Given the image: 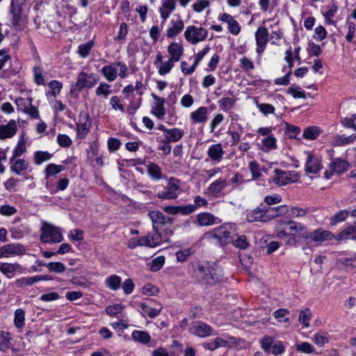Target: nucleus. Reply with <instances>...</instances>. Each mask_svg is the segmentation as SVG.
Here are the masks:
<instances>
[{
	"mask_svg": "<svg viewBox=\"0 0 356 356\" xmlns=\"http://www.w3.org/2000/svg\"><path fill=\"white\" fill-rule=\"evenodd\" d=\"M188 272L193 278L202 284L214 285L222 278L220 272L211 269L208 264L197 261L190 264Z\"/></svg>",
	"mask_w": 356,
	"mask_h": 356,
	"instance_id": "obj_1",
	"label": "nucleus"
},
{
	"mask_svg": "<svg viewBox=\"0 0 356 356\" xmlns=\"http://www.w3.org/2000/svg\"><path fill=\"white\" fill-rule=\"evenodd\" d=\"M99 81V76L95 73L88 74L81 72L79 74L76 82L72 84L70 89V93L77 97L78 94L84 88H91Z\"/></svg>",
	"mask_w": 356,
	"mask_h": 356,
	"instance_id": "obj_2",
	"label": "nucleus"
},
{
	"mask_svg": "<svg viewBox=\"0 0 356 356\" xmlns=\"http://www.w3.org/2000/svg\"><path fill=\"white\" fill-rule=\"evenodd\" d=\"M40 241L43 243H57L63 241V235L58 227L46 223L41 227Z\"/></svg>",
	"mask_w": 356,
	"mask_h": 356,
	"instance_id": "obj_3",
	"label": "nucleus"
},
{
	"mask_svg": "<svg viewBox=\"0 0 356 356\" xmlns=\"http://www.w3.org/2000/svg\"><path fill=\"white\" fill-rule=\"evenodd\" d=\"M211 234V237L216 239L221 245H224L232 241L235 230L231 225H223L213 229Z\"/></svg>",
	"mask_w": 356,
	"mask_h": 356,
	"instance_id": "obj_4",
	"label": "nucleus"
},
{
	"mask_svg": "<svg viewBox=\"0 0 356 356\" xmlns=\"http://www.w3.org/2000/svg\"><path fill=\"white\" fill-rule=\"evenodd\" d=\"M186 40L191 44H196L205 40L208 37V31L204 28L195 26H188L184 31Z\"/></svg>",
	"mask_w": 356,
	"mask_h": 356,
	"instance_id": "obj_5",
	"label": "nucleus"
},
{
	"mask_svg": "<svg viewBox=\"0 0 356 356\" xmlns=\"http://www.w3.org/2000/svg\"><path fill=\"white\" fill-rule=\"evenodd\" d=\"M179 181L175 178H170L163 190H159L156 196L161 200H174L178 197L180 191Z\"/></svg>",
	"mask_w": 356,
	"mask_h": 356,
	"instance_id": "obj_6",
	"label": "nucleus"
},
{
	"mask_svg": "<svg viewBox=\"0 0 356 356\" xmlns=\"http://www.w3.org/2000/svg\"><path fill=\"white\" fill-rule=\"evenodd\" d=\"M274 173L273 182L279 186L296 182L299 179L298 173L296 171H284L280 169H275Z\"/></svg>",
	"mask_w": 356,
	"mask_h": 356,
	"instance_id": "obj_7",
	"label": "nucleus"
},
{
	"mask_svg": "<svg viewBox=\"0 0 356 356\" xmlns=\"http://www.w3.org/2000/svg\"><path fill=\"white\" fill-rule=\"evenodd\" d=\"M189 332L195 336L205 338L214 335L213 328L207 323L197 321H195L189 328Z\"/></svg>",
	"mask_w": 356,
	"mask_h": 356,
	"instance_id": "obj_8",
	"label": "nucleus"
},
{
	"mask_svg": "<svg viewBox=\"0 0 356 356\" xmlns=\"http://www.w3.org/2000/svg\"><path fill=\"white\" fill-rule=\"evenodd\" d=\"M91 122L87 112H81L79 122L76 124V134L79 138H84L90 131Z\"/></svg>",
	"mask_w": 356,
	"mask_h": 356,
	"instance_id": "obj_9",
	"label": "nucleus"
},
{
	"mask_svg": "<svg viewBox=\"0 0 356 356\" xmlns=\"http://www.w3.org/2000/svg\"><path fill=\"white\" fill-rule=\"evenodd\" d=\"M280 225V227L282 225L289 226V230L291 233V235H297L301 238L308 239L309 232L307 230V227L300 222L289 220L286 222H282Z\"/></svg>",
	"mask_w": 356,
	"mask_h": 356,
	"instance_id": "obj_10",
	"label": "nucleus"
},
{
	"mask_svg": "<svg viewBox=\"0 0 356 356\" xmlns=\"http://www.w3.org/2000/svg\"><path fill=\"white\" fill-rule=\"evenodd\" d=\"M25 249L19 243L7 244L0 248V258L24 254Z\"/></svg>",
	"mask_w": 356,
	"mask_h": 356,
	"instance_id": "obj_11",
	"label": "nucleus"
},
{
	"mask_svg": "<svg viewBox=\"0 0 356 356\" xmlns=\"http://www.w3.org/2000/svg\"><path fill=\"white\" fill-rule=\"evenodd\" d=\"M148 216L152 220L154 230L159 229L162 226L172 223V220L165 217L163 213L159 211H150L148 213Z\"/></svg>",
	"mask_w": 356,
	"mask_h": 356,
	"instance_id": "obj_12",
	"label": "nucleus"
},
{
	"mask_svg": "<svg viewBox=\"0 0 356 356\" xmlns=\"http://www.w3.org/2000/svg\"><path fill=\"white\" fill-rule=\"evenodd\" d=\"M0 271L8 278L11 279L16 273H23L24 268L18 263H0Z\"/></svg>",
	"mask_w": 356,
	"mask_h": 356,
	"instance_id": "obj_13",
	"label": "nucleus"
},
{
	"mask_svg": "<svg viewBox=\"0 0 356 356\" xmlns=\"http://www.w3.org/2000/svg\"><path fill=\"white\" fill-rule=\"evenodd\" d=\"M22 3L20 0H12L10 8V14L12 15L11 23L16 27L22 18Z\"/></svg>",
	"mask_w": 356,
	"mask_h": 356,
	"instance_id": "obj_14",
	"label": "nucleus"
},
{
	"mask_svg": "<svg viewBox=\"0 0 356 356\" xmlns=\"http://www.w3.org/2000/svg\"><path fill=\"white\" fill-rule=\"evenodd\" d=\"M331 163L329 165L330 171L339 175L343 174L348 170L350 165L349 163L341 158H331Z\"/></svg>",
	"mask_w": 356,
	"mask_h": 356,
	"instance_id": "obj_15",
	"label": "nucleus"
},
{
	"mask_svg": "<svg viewBox=\"0 0 356 356\" xmlns=\"http://www.w3.org/2000/svg\"><path fill=\"white\" fill-rule=\"evenodd\" d=\"M176 0H162L161 6L159 8V13L162 23H164L170 17V14L175 10Z\"/></svg>",
	"mask_w": 356,
	"mask_h": 356,
	"instance_id": "obj_16",
	"label": "nucleus"
},
{
	"mask_svg": "<svg viewBox=\"0 0 356 356\" xmlns=\"http://www.w3.org/2000/svg\"><path fill=\"white\" fill-rule=\"evenodd\" d=\"M322 166L321 160L319 158L314 156L312 154H308L305 164L307 172L316 174L321 170Z\"/></svg>",
	"mask_w": 356,
	"mask_h": 356,
	"instance_id": "obj_17",
	"label": "nucleus"
},
{
	"mask_svg": "<svg viewBox=\"0 0 356 356\" xmlns=\"http://www.w3.org/2000/svg\"><path fill=\"white\" fill-rule=\"evenodd\" d=\"M334 236L330 232L318 229L312 232L309 233L308 239L314 242H323L325 241H330L334 238Z\"/></svg>",
	"mask_w": 356,
	"mask_h": 356,
	"instance_id": "obj_18",
	"label": "nucleus"
},
{
	"mask_svg": "<svg viewBox=\"0 0 356 356\" xmlns=\"http://www.w3.org/2000/svg\"><path fill=\"white\" fill-rule=\"evenodd\" d=\"M17 130V123L15 120H10L8 124L0 126V139L10 138L16 134Z\"/></svg>",
	"mask_w": 356,
	"mask_h": 356,
	"instance_id": "obj_19",
	"label": "nucleus"
},
{
	"mask_svg": "<svg viewBox=\"0 0 356 356\" xmlns=\"http://www.w3.org/2000/svg\"><path fill=\"white\" fill-rule=\"evenodd\" d=\"M247 220L248 222H267L268 218L266 217L264 206L261 205L259 207L248 213L247 214Z\"/></svg>",
	"mask_w": 356,
	"mask_h": 356,
	"instance_id": "obj_20",
	"label": "nucleus"
},
{
	"mask_svg": "<svg viewBox=\"0 0 356 356\" xmlns=\"http://www.w3.org/2000/svg\"><path fill=\"white\" fill-rule=\"evenodd\" d=\"M266 217L268 221L270 219L284 216L288 212V207L286 205H280L277 207H271L269 206H264Z\"/></svg>",
	"mask_w": 356,
	"mask_h": 356,
	"instance_id": "obj_21",
	"label": "nucleus"
},
{
	"mask_svg": "<svg viewBox=\"0 0 356 356\" xmlns=\"http://www.w3.org/2000/svg\"><path fill=\"white\" fill-rule=\"evenodd\" d=\"M168 52L170 55V61L178 62L184 53L182 45L178 42H172L168 47Z\"/></svg>",
	"mask_w": 356,
	"mask_h": 356,
	"instance_id": "obj_22",
	"label": "nucleus"
},
{
	"mask_svg": "<svg viewBox=\"0 0 356 356\" xmlns=\"http://www.w3.org/2000/svg\"><path fill=\"white\" fill-rule=\"evenodd\" d=\"M337 241L342 240H354L356 241V221L354 225L347 227L343 229L340 233L334 236Z\"/></svg>",
	"mask_w": 356,
	"mask_h": 356,
	"instance_id": "obj_23",
	"label": "nucleus"
},
{
	"mask_svg": "<svg viewBox=\"0 0 356 356\" xmlns=\"http://www.w3.org/2000/svg\"><path fill=\"white\" fill-rule=\"evenodd\" d=\"M208 109L207 107L201 106L192 112L190 118L193 123H204L208 120Z\"/></svg>",
	"mask_w": 356,
	"mask_h": 356,
	"instance_id": "obj_24",
	"label": "nucleus"
},
{
	"mask_svg": "<svg viewBox=\"0 0 356 356\" xmlns=\"http://www.w3.org/2000/svg\"><path fill=\"white\" fill-rule=\"evenodd\" d=\"M170 24L172 26L167 30L166 36L169 38H173L182 31L184 24L181 19H179L176 21L172 19Z\"/></svg>",
	"mask_w": 356,
	"mask_h": 356,
	"instance_id": "obj_25",
	"label": "nucleus"
},
{
	"mask_svg": "<svg viewBox=\"0 0 356 356\" xmlns=\"http://www.w3.org/2000/svg\"><path fill=\"white\" fill-rule=\"evenodd\" d=\"M227 184L226 179H219L209 185L208 191L213 196L218 197Z\"/></svg>",
	"mask_w": 356,
	"mask_h": 356,
	"instance_id": "obj_26",
	"label": "nucleus"
},
{
	"mask_svg": "<svg viewBox=\"0 0 356 356\" xmlns=\"http://www.w3.org/2000/svg\"><path fill=\"white\" fill-rule=\"evenodd\" d=\"M11 163L10 171L17 175L24 174L29 167V163L24 159H15Z\"/></svg>",
	"mask_w": 356,
	"mask_h": 356,
	"instance_id": "obj_27",
	"label": "nucleus"
},
{
	"mask_svg": "<svg viewBox=\"0 0 356 356\" xmlns=\"http://www.w3.org/2000/svg\"><path fill=\"white\" fill-rule=\"evenodd\" d=\"M207 154L211 160L220 162L224 154L221 144L217 143L211 145L208 149Z\"/></svg>",
	"mask_w": 356,
	"mask_h": 356,
	"instance_id": "obj_28",
	"label": "nucleus"
},
{
	"mask_svg": "<svg viewBox=\"0 0 356 356\" xmlns=\"http://www.w3.org/2000/svg\"><path fill=\"white\" fill-rule=\"evenodd\" d=\"M140 306L141 308V314L143 316H147L152 318L156 317L160 314L163 308L162 306H161L160 305L159 307L153 308L145 302H141L140 304Z\"/></svg>",
	"mask_w": 356,
	"mask_h": 356,
	"instance_id": "obj_29",
	"label": "nucleus"
},
{
	"mask_svg": "<svg viewBox=\"0 0 356 356\" xmlns=\"http://www.w3.org/2000/svg\"><path fill=\"white\" fill-rule=\"evenodd\" d=\"M216 218L210 213H201L197 216V221L200 226H209L215 223Z\"/></svg>",
	"mask_w": 356,
	"mask_h": 356,
	"instance_id": "obj_30",
	"label": "nucleus"
},
{
	"mask_svg": "<svg viewBox=\"0 0 356 356\" xmlns=\"http://www.w3.org/2000/svg\"><path fill=\"white\" fill-rule=\"evenodd\" d=\"M257 44L266 45L268 42V31L265 26H260L255 33Z\"/></svg>",
	"mask_w": 356,
	"mask_h": 356,
	"instance_id": "obj_31",
	"label": "nucleus"
},
{
	"mask_svg": "<svg viewBox=\"0 0 356 356\" xmlns=\"http://www.w3.org/2000/svg\"><path fill=\"white\" fill-rule=\"evenodd\" d=\"M184 134V131L178 128L169 129L165 134V138L170 143H176L183 137Z\"/></svg>",
	"mask_w": 356,
	"mask_h": 356,
	"instance_id": "obj_32",
	"label": "nucleus"
},
{
	"mask_svg": "<svg viewBox=\"0 0 356 356\" xmlns=\"http://www.w3.org/2000/svg\"><path fill=\"white\" fill-rule=\"evenodd\" d=\"M101 72L109 82L115 81L118 76L117 70L113 65L104 66L101 70Z\"/></svg>",
	"mask_w": 356,
	"mask_h": 356,
	"instance_id": "obj_33",
	"label": "nucleus"
},
{
	"mask_svg": "<svg viewBox=\"0 0 356 356\" xmlns=\"http://www.w3.org/2000/svg\"><path fill=\"white\" fill-rule=\"evenodd\" d=\"M26 151V148L25 145V140L22 136L18 140V143L13 150V156L10 159V163H12L15 159L20 157Z\"/></svg>",
	"mask_w": 356,
	"mask_h": 356,
	"instance_id": "obj_34",
	"label": "nucleus"
},
{
	"mask_svg": "<svg viewBox=\"0 0 356 356\" xmlns=\"http://www.w3.org/2000/svg\"><path fill=\"white\" fill-rule=\"evenodd\" d=\"M106 285L111 290L117 291L120 289L122 280L121 277L117 275H112L108 276L105 280Z\"/></svg>",
	"mask_w": 356,
	"mask_h": 356,
	"instance_id": "obj_35",
	"label": "nucleus"
},
{
	"mask_svg": "<svg viewBox=\"0 0 356 356\" xmlns=\"http://www.w3.org/2000/svg\"><path fill=\"white\" fill-rule=\"evenodd\" d=\"M131 337L134 341L143 344H147L151 339L150 335L147 332L141 330H134Z\"/></svg>",
	"mask_w": 356,
	"mask_h": 356,
	"instance_id": "obj_36",
	"label": "nucleus"
},
{
	"mask_svg": "<svg viewBox=\"0 0 356 356\" xmlns=\"http://www.w3.org/2000/svg\"><path fill=\"white\" fill-rule=\"evenodd\" d=\"M356 140V135L345 136L344 135H337L334 138L333 144L335 146H341L354 142Z\"/></svg>",
	"mask_w": 356,
	"mask_h": 356,
	"instance_id": "obj_37",
	"label": "nucleus"
},
{
	"mask_svg": "<svg viewBox=\"0 0 356 356\" xmlns=\"http://www.w3.org/2000/svg\"><path fill=\"white\" fill-rule=\"evenodd\" d=\"M65 169V167L64 165L50 163L46 167L44 173L47 177H53L64 170Z\"/></svg>",
	"mask_w": 356,
	"mask_h": 356,
	"instance_id": "obj_38",
	"label": "nucleus"
},
{
	"mask_svg": "<svg viewBox=\"0 0 356 356\" xmlns=\"http://www.w3.org/2000/svg\"><path fill=\"white\" fill-rule=\"evenodd\" d=\"M95 42L93 40H89L86 43L81 44L79 46L78 53L81 58H86L94 47Z\"/></svg>",
	"mask_w": 356,
	"mask_h": 356,
	"instance_id": "obj_39",
	"label": "nucleus"
},
{
	"mask_svg": "<svg viewBox=\"0 0 356 356\" xmlns=\"http://www.w3.org/2000/svg\"><path fill=\"white\" fill-rule=\"evenodd\" d=\"M319 134L320 129L318 127H309L304 130L302 137L309 140H314Z\"/></svg>",
	"mask_w": 356,
	"mask_h": 356,
	"instance_id": "obj_40",
	"label": "nucleus"
},
{
	"mask_svg": "<svg viewBox=\"0 0 356 356\" xmlns=\"http://www.w3.org/2000/svg\"><path fill=\"white\" fill-rule=\"evenodd\" d=\"M111 92V86L106 82H101L95 90V95L97 96L103 95L104 98H107Z\"/></svg>",
	"mask_w": 356,
	"mask_h": 356,
	"instance_id": "obj_41",
	"label": "nucleus"
},
{
	"mask_svg": "<svg viewBox=\"0 0 356 356\" xmlns=\"http://www.w3.org/2000/svg\"><path fill=\"white\" fill-rule=\"evenodd\" d=\"M147 172L153 179H159L161 177V169L156 163H150L148 165Z\"/></svg>",
	"mask_w": 356,
	"mask_h": 356,
	"instance_id": "obj_42",
	"label": "nucleus"
},
{
	"mask_svg": "<svg viewBox=\"0 0 356 356\" xmlns=\"http://www.w3.org/2000/svg\"><path fill=\"white\" fill-rule=\"evenodd\" d=\"M235 99L231 97H224L218 101V104L223 111H228L232 109L235 104Z\"/></svg>",
	"mask_w": 356,
	"mask_h": 356,
	"instance_id": "obj_43",
	"label": "nucleus"
},
{
	"mask_svg": "<svg viewBox=\"0 0 356 356\" xmlns=\"http://www.w3.org/2000/svg\"><path fill=\"white\" fill-rule=\"evenodd\" d=\"M347 210H341L330 218V225L334 226L339 222L344 221L348 216Z\"/></svg>",
	"mask_w": 356,
	"mask_h": 356,
	"instance_id": "obj_44",
	"label": "nucleus"
},
{
	"mask_svg": "<svg viewBox=\"0 0 356 356\" xmlns=\"http://www.w3.org/2000/svg\"><path fill=\"white\" fill-rule=\"evenodd\" d=\"M51 154L47 152L37 151L34 153V162L36 165H40L42 162L49 160Z\"/></svg>",
	"mask_w": 356,
	"mask_h": 356,
	"instance_id": "obj_45",
	"label": "nucleus"
},
{
	"mask_svg": "<svg viewBox=\"0 0 356 356\" xmlns=\"http://www.w3.org/2000/svg\"><path fill=\"white\" fill-rule=\"evenodd\" d=\"M311 316L312 314L310 309H306L300 312L298 321L305 327H307L309 326Z\"/></svg>",
	"mask_w": 356,
	"mask_h": 356,
	"instance_id": "obj_46",
	"label": "nucleus"
},
{
	"mask_svg": "<svg viewBox=\"0 0 356 356\" xmlns=\"http://www.w3.org/2000/svg\"><path fill=\"white\" fill-rule=\"evenodd\" d=\"M37 282L35 276L29 277H22L16 280L15 284L16 286L23 288L25 286H31Z\"/></svg>",
	"mask_w": 356,
	"mask_h": 356,
	"instance_id": "obj_47",
	"label": "nucleus"
},
{
	"mask_svg": "<svg viewBox=\"0 0 356 356\" xmlns=\"http://www.w3.org/2000/svg\"><path fill=\"white\" fill-rule=\"evenodd\" d=\"M31 103L32 99L31 98L25 99L19 97L17 98L15 100V104L17 106V109L23 111L24 113H25L27 111L28 108L29 107V106H31Z\"/></svg>",
	"mask_w": 356,
	"mask_h": 356,
	"instance_id": "obj_48",
	"label": "nucleus"
},
{
	"mask_svg": "<svg viewBox=\"0 0 356 356\" xmlns=\"http://www.w3.org/2000/svg\"><path fill=\"white\" fill-rule=\"evenodd\" d=\"M25 313L22 309H17L15 312L14 323L17 327H22L24 325Z\"/></svg>",
	"mask_w": 356,
	"mask_h": 356,
	"instance_id": "obj_49",
	"label": "nucleus"
},
{
	"mask_svg": "<svg viewBox=\"0 0 356 356\" xmlns=\"http://www.w3.org/2000/svg\"><path fill=\"white\" fill-rule=\"evenodd\" d=\"M256 106L259 108V111L265 115L274 113L275 110V107L270 104L259 103V102H256Z\"/></svg>",
	"mask_w": 356,
	"mask_h": 356,
	"instance_id": "obj_50",
	"label": "nucleus"
},
{
	"mask_svg": "<svg viewBox=\"0 0 356 356\" xmlns=\"http://www.w3.org/2000/svg\"><path fill=\"white\" fill-rule=\"evenodd\" d=\"M262 145L266 151L277 148L276 139L273 136H268L262 140Z\"/></svg>",
	"mask_w": 356,
	"mask_h": 356,
	"instance_id": "obj_51",
	"label": "nucleus"
},
{
	"mask_svg": "<svg viewBox=\"0 0 356 356\" xmlns=\"http://www.w3.org/2000/svg\"><path fill=\"white\" fill-rule=\"evenodd\" d=\"M274 341V339L270 336H266L260 339L261 348L266 353H269Z\"/></svg>",
	"mask_w": 356,
	"mask_h": 356,
	"instance_id": "obj_52",
	"label": "nucleus"
},
{
	"mask_svg": "<svg viewBox=\"0 0 356 356\" xmlns=\"http://www.w3.org/2000/svg\"><path fill=\"white\" fill-rule=\"evenodd\" d=\"M34 81L38 86L43 85L44 79L42 76V69L40 66H34L33 68Z\"/></svg>",
	"mask_w": 356,
	"mask_h": 356,
	"instance_id": "obj_53",
	"label": "nucleus"
},
{
	"mask_svg": "<svg viewBox=\"0 0 356 356\" xmlns=\"http://www.w3.org/2000/svg\"><path fill=\"white\" fill-rule=\"evenodd\" d=\"M231 243H232V244L236 248L241 249H246L249 246V243L245 235L239 236L236 240H234L233 238Z\"/></svg>",
	"mask_w": 356,
	"mask_h": 356,
	"instance_id": "obj_54",
	"label": "nucleus"
},
{
	"mask_svg": "<svg viewBox=\"0 0 356 356\" xmlns=\"http://www.w3.org/2000/svg\"><path fill=\"white\" fill-rule=\"evenodd\" d=\"M124 307V306L122 304H115L107 306L105 311L109 316H116L122 312Z\"/></svg>",
	"mask_w": 356,
	"mask_h": 356,
	"instance_id": "obj_55",
	"label": "nucleus"
},
{
	"mask_svg": "<svg viewBox=\"0 0 356 356\" xmlns=\"http://www.w3.org/2000/svg\"><path fill=\"white\" fill-rule=\"evenodd\" d=\"M49 272L63 273L65 270V266L62 262H50L47 264Z\"/></svg>",
	"mask_w": 356,
	"mask_h": 356,
	"instance_id": "obj_56",
	"label": "nucleus"
},
{
	"mask_svg": "<svg viewBox=\"0 0 356 356\" xmlns=\"http://www.w3.org/2000/svg\"><path fill=\"white\" fill-rule=\"evenodd\" d=\"M286 92L289 95H291L294 98H306L305 91L301 90L300 88H295L291 86L287 89Z\"/></svg>",
	"mask_w": 356,
	"mask_h": 356,
	"instance_id": "obj_57",
	"label": "nucleus"
},
{
	"mask_svg": "<svg viewBox=\"0 0 356 356\" xmlns=\"http://www.w3.org/2000/svg\"><path fill=\"white\" fill-rule=\"evenodd\" d=\"M174 61H170V59L165 63H161L158 70L159 74L163 76L169 73L174 66Z\"/></svg>",
	"mask_w": 356,
	"mask_h": 356,
	"instance_id": "obj_58",
	"label": "nucleus"
},
{
	"mask_svg": "<svg viewBox=\"0 0 356 356\" xmlns=\"http://www.w3.org/2000/svg\"><path fill=\"white\" fill-rule=\"evenodd\" d=\"M249 169L254 179H258L261 177L259 165L256 161H252L249 163Z\"/></svg>",
	"mask_w": 356,
	"mask_h": 356,
	"instance_id": "obj_59",
	"label": "nucleus"
},
{
	"mask_svg": "<svg viewBox=\"0 0 356 356\" xmlns=\"http://www.w3.org/2000/svg\"><path fill=\"white\" fill-rule=\"evenodd\" d=\"M296 350L304 353H312L314 352V346L308 342H302L297 344Z\"/></svg>",
	"mask_w": 356,
	"mask_h": 356,
	"instance_id": "obj_60",
	"label": "nucleus"
},
{
	"mask_svg": "<svg viewBox=\"0 0 356 356\" xmlns=\"http://www.w3.org/2000/svg\"><path fill=\"white\" fill-rule=\"evenodd\" d=\"M165 263V257L163 256H159L154 259L151 264V270L152 271H158L160 270Z\"/></svg>",
	"mask_w": 356,
	"mask_h": 356,
	"instance_id": "obj_61",
	"label": "nucleus"
},
{
	"mask_svg": "<svg viewBox=\"0 0 356 356\" xmlns=\"http://www.w3.org/2000/svg\"><path fill=\"white\" fill-rule=\"evenodd\" d=\"M57 142L63 147H68L72 143L70 138L65 134H58L57 136Z\"/></svg>",
	"mask_w": 356,
	"mask_h": 356,
	"instance_id": "obj_62",
	"label": "nucleus"
},
{
	"mask_svg": "<svg viewBox=\"0 0 356 356\" xmlns=\"http://www.w3.org/2000/svg\"><path fill=\"white\" fill-rule=\"evenodd\" d=\"M49 87L51 89V95L56 97L60 92L63 84L58 81L54 80L49 82Z\"/></svg>",
	"mask_w": 356,
	"mask_h": 356,
	"instance_id": "obj_63",
	"label": "nucleus"
},
{
	"mask_svg": "<svg viewBox=\"0 0 356 356\" xmlns=\"http://www.w3.org/2000/svg\"><path fill=\"white\" fill-rule=\"evenodd\" d=\"M122 287L124 293L127 295H129L133 292L135 288V284L131 279L128 278L125 280L124 282L122 283Z\"/></svg>",
	"mask_w": 356,
	"mask_h": 356,
	"instance_id": "obj_64",
	"label": "nucleus"
}]
</instances>
